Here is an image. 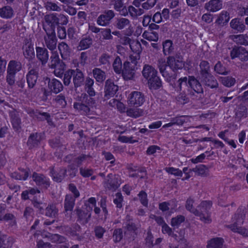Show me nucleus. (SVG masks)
<instances>
[{"mask_svg": "<svg viewBox=\"0 0 248 248\" xmlns=\"http://www.w3.org/2000/svg\"><path fill=\"white\" fill-rule=\"evenodd\" d=\"M196 169L197 173L200 175L205 176L208 174V169L205 165H200Z\"/></svg>", "mask_w": 248, "mask_h": 248, "instance_id": "052dcab7", "label": "nucleus"}, {"mask_svg": "<svg viewBox=\"0 0 248 248\" xmlns=\"http://www.w3.org/2000/svg\"><path fill=\"white\" fill-rule=\"evenodd\" d=\"M127 67L126 63L125 64V67L123 66V69L121 72L122 73V76L125 80H132L134 78L136 70L130 68L128 69Z\"/></svg>", "mask_w": 248, "mask_h": 248, "instance_id": "6ab92c4d", "label": "nucleus"}, {"mask_svg": "<svg viewBox=\"0 0 248 248\" xmlns=\"http://www.w3.org/2000/svg\"><path fill=\"white\" fill-rule=\"evenodd\" d=\"M194 201L191 199H188L186 202V208L190 212L193 213L195 215H198V206L197 209H195L193 208Z\"/></svg>", "mask_w": 248, "mask_h": 248, "instance_id": "4d7b16f0", "label": "nucleus"}, {"mask_svg": "<svg viewBox=\"0 0 248 248\" xmlns=\"http://www.w3.org/2000/svg\"><path fill=\"white\" fill-rule=\"evenodd\" d=\"M57 213V211L55 207L53 205L49 206L46 209V215L49 217H54Z\"/></svg>", "mask_w": 248, "mask_h": 248, "instance_id": "680f3d73", "label": "nucleus"}, {"mask_svg": "<svg viewBox=\"0 0 248 248\" xmlns=\"http://www.w3.org/2000/svg\"><path fill=\"white\" fill-rule=\"evenodd\" d=\"M130 47L132 51L135 52L136 54L140 55L142 51L140 43L137 40H132L130 43Z\"/></svg>", "mask_w": 248, "mask_h": 248, "instance_id": "4c0bfd02", "label": "nucleus"}, {"mask_svg": "<svg viewBox=\"0 0 248 248\" xmlns=\"http://www.w3.org/2000/svg\"><path fill=\"white\" fill-rule=\"evenodd\" d=\"M113 67L114 71L118 74H120L122 71V63L120 58L116 57L113 63Z\"/></svg>", "mask_w": 248, "mask_h": 248, "instance_id": "09e8293b", "label": "nucleus"}, {"mask_svg": "<svg viewBox=\"0 0 248 248\" xmlns=\"http://www.w3.org/2000/svg\"><path fill=\"white\" fill-rule=\"evenodd\" d=\"M221 83L226 87H231L233 86L235 82L234 78L232 77H221L220 78Z\"/></svg>", "mask_w": 248, "mask_h": 248, "instance_id": "de8ad7c7", "label": "nucleus"}, {"mask_svg": "<svg viewBox=\"0 0 248 248\" xmlns=\"http://www.w3.org/2000/svg\"><path fill=\"white\" fill-rule=\"evenodd\" d=\"M23 54L25 58L29 60L32 59L35 56L33 45L27 42L23 46Z\"/></svg>", "mask_w": 248, "mask_h": 248, "instance_id": "9b49d317", "label": "nucleus"}, {"mask_svg": "<svg viewBox=\"0 0 248 248\" xmlns=\"http://www.w3.org/2000/svg\"><path fill=\"white\" fill-rule=\"evenodd\" d=\"M185 221V217L183 216H178L173 217L171 220V225L175 228H178L180 224Z\"/></svg>", "mask_w": 248, "mask_h": 248, "instance_id": "603ef678", "label": "nucleus"}, {"mask_svg": "<svg viewBox=\"0 0 248 248\" xmlns=\"http://www.w3.org/2000/svg\"><path fill=\"white\" fill-rule=\"evenodd\" d=\"M165 170L169 174L173 175L175 176H182L183 175L182 171L178 168L173 167H166Z\"/></svg>", "mask_w": 248, "mask_h": 248, "instance_id": "864d4df0", "label": "nucleus"}, {"mask_svg": "<svg viewBox=\"0 0 248 248\" xmlns=\"http://www.w3.org/2000/svg\"><path fill=\"white\" fill-rule=\"evenodd\" d=\"M139 107H133L128 108L125 111L127 116L133 118L142 116L143 115V110Z\"/></svg>", "mask_w": 248, "mask_h": 248, "instance_id": "dca6fc26", "label": "nucleus"}, {"mask_svg": "<svg viewBox=\"0 0 248 248\" xmlns=\"http://www.w3.org/2000/svg\"><path fill=\"white\" fill-rule=\"evenodd\" d=\"M40 139V135L37 133L31 135L30 137L28 143V144L31 146H34L37 144Z\"/></svg>", "mask_w": 248, "mask_h": 248, "instance_id": "13d9d810", "label": "nucleus"}, {"mask_svg": "<svg viewBox=\"0 0 248 248\" xmlns=\"http://www.w3.org/2000/svg\"><path fill=\"white\" fill-rule=\"evenodd\" d=\"M46 83H47V90L45 92V94L46 96L48 95L49 93H58L61 92L63 89V86L62 83L58 79L56 78L50 79L46 78L45 79Z\"/></svg>", "mask_w": 248, "mask_h": 248, "instance_id": "423d86ee", "label": "nucleus"}, {"mask_svg": "<svg viewBox=\"0 0 248 248\" xmlns=\"http://www.w3.org/2000/svg\"><path fill=\"white\" fill-rule=\"evenodd\" d=\"M230 19L229 14L225 11H222L219 15L216 22L219 25H224L226 24Z\"/></svg>", "mask_w": 248, "mask_h": 248, "instance_id": "e433bc0d", "label": "nucleus"}, {"mask_svg": "<svg viewBox=\"0 0 248 248\" xmlns=\"http://www.w3.org/2000/svg\"><path fill=\"white\" fill-rule=\"evenodd\" d=\"M143 76L148 80L151 89H156L161 86V82L157 76V71L152 66L145 65L142 70Z\"/></svg>", "mask_w": 248, "mask_h": 248, "instance_id": "f257e3e1", "label": "nucleus"}, {"mask_svg": "<svg viewBox=\"0 0 248 248\" xmlns=\"http://www.w3.org/2000/svg\"><path fill=\"white\" fill-rule=\"evenodd\" d=\"M74 107L75 108L78 110L82 114L85 115H89L92 113L90 112L91 108H90L88 106H85L81 103H75L74 105Z\"/></svg>", "mask_w": 248, "mask_h": 248, "instance_id": "473e14b6", "label": "nucleus"}, {"mask_svg": "<svg viewBox=\"0 0 248 248\" xmlns=\"http://www.w3.org/2000/svg\"><path fill=\"white\" fill-rule=\"evenodd\" d=\"M189 86L195 92L201 93L203 91L202 87L199 81L193 77H189L188 80Z\"/></svg>", "mask_w": 248, "mask_h": 248, "instance_id": "f3484780", "label": "nucleus"}, {"mask_svg": "<svg viewBox=\"0 0 248 248\" xmlns=\"http://www.w3.org/2000/svg\"><path fill=\"white\" fill-rule=\"evenodd\" d=\"M245 218L244 212L237 213L235 214L232 219V223L229 225H234L239 226L243 224Z\"/></svg>", "mask_w": 248, "mask_h": 248, "instance_id": "4be33fe9", "label": "nucleus"}, {"mask_svg": "<svg viewBox=\"0 0 248 248\" xmlns=\"http://www.w3.org/2000/svg\"><path fill=\"white\" fill-rule=\"evenodd\" d=\"M21 68V65L20 63L14 61H11L8 65L7 73L16 74V72L20 70Z\"/></svg>", "mask_w": 248, "mask_h": 248, "instance_id": "5701e85b", "label": "nucleus"}, {"mask_svg": "<svg viewBox=\"0 0 248 248\" xmlns=\"http://www.w3.org/2000/svg\"><path fill=\"white\" fill-rule=\"evenodd\" d=\"M228 227L234 232H237L244 237L248 236V230L245 228L234 225H228Z\"/></svg>", "mask_w": 248, "mask_h": 248, "instance_id": "ea45409f", "label": "nucleus"}, {"mask_svg": "<svg viewBox=\"0 0 248 248\" xmlns=\"http://www.w3.org/2000/svg\"><path fill=\"white\" fill-rule=\"evenodd\" d=\"M3 209L2 207H0V220H4L7 221H9V223L11 225H13L15 224V219L14 216L12 214H6L4 216H2V211Z\"/></svg>", "mask_w": 248, "mask_h": 248, "instance_id": "37998d69", "label": "nucleus"}, {"mask_svg": "<svg viewBox=\"0 0 248 248\" xmlns=\"http://www.w3.org/2000/svg\"><path fill=\"white\" fill-rule=\"evenodd\" d=\"M108 177L109 179L108 180L109 185L108 183L105 184V186L108 187L110 189H113L117 187L120 185V182L119 181L118 177H116L112 174H109L108 175Z\"/></svg>", "mask_w": 248, "mask_h": 248, "instance_id": "412c9836", "label": "nucleus"}, {"mask_svg": "<svg viewBox=\"0 0 248 248\" xmlns=\"http://www.w3.org/2000/svg\"><path fill=\"white\" fill-rule=\"evenodd\" d=\"M45 7L47 10L59 12L61 8L56 3L48 1L45 4Z\"/></svg>", "mask_w": 248, "mask_h": 248, "instance_id": "5fc2aeb1", "label": "nucleus"}, {"mask_svg": "<svg viewBox=\"0 0 248 248\" xmlns=\"http://www.w3.org/2000/svg\"><path fill=\"white\" fill-rule=\"evenodd\" d=\"M168 62L170 68L173 71L184 68L185 70H188L190 68V62H186L184 63L182 59L179 58L176 59L174 57H170L168 59Z\"/></svg>", "mask_w": 248, "mask_h": 248, "instance_id": "0eeeda50", "label": "nucleus"}, {"mask_svg": "<svg viewBox=\"0 0 248 248\" xmlns=\"http://www.w3.org/2000/svg\"><path fill=\"white\" fill-rule=\"evenodd\" d=\"M140 59V55H131L130 56L129 59L124 63L123 66L125 67V64L127 63V68L128 69L130 68L134 70H137L139 66L138 64Z\"/></svg>", "mask_w": 248, "mask_h": 248, "instance_id": "1a4fd4ad", "label": "nucleus"}, {"mask_svg": "<svg viewBox=\"0 0 248 248\" xmlns=\"http://www.w3.org/2000/svg\"><path fill=\"white\" fill-rule=\"evenodd\" d=\"M74 205V200L71 196H66L65 198L64 208L66 211H71Z\"/></svg>", "mask_w": 248, "mask_h": 248, "instance_id": "49530a36", "label": "nucleus"}, {"mask_svg": "<svg viewBox=\"0 0 248 248\" xmlns=\"http://www.w3.org/2000/svg\"><path fill=\"white\" fill-rule=\"evenodd\" d=\"M145 102L143 94L139 91H133L127 96V103L130 107H140Z\"/></svg>", "mask_w": 248, "mask_h": 248, "instance_id": "20e7f679", "label": "nucleus"}, {"mask_svg": "<svg viewBox=\"0 0 248 248\" xmlns=\"http://www.w3.org/2000/svg\"><path fill=\"white\" fill-rule=\"evenodd\" d=\"M207 76V78H205V77L203 78V80H204L205 84L212 88L217 87L218 83L217 80L214 79V78L210 75Z\"/></svg>", "mask_w": 248, "mask_h": 248, "instance_id": "79ce46f5", "label": "nucleus"}, {"mask_svg": "<svg viewBox=\"0 0 248 248\" xmlns=\"http://www.w3.org/2000/svg\"><path fill=\"white\" fill-rule=\"evenodd\" d=\"M122 237V231L121 229H116L114 230L113 234V239L115 242H120Z\"/></svg>", "mask_w": 248, "mask_h": 248, "instance_id": "0e129e2a", "label": "nucleus"}, {"mask_svg": "<svg viewBox=\"0 0 248 248\" xmlns=\"http://www.w3.org/2000/svg\"><path fill=\"white\" fill-rule=\"evenodd\" d=\"M201 72L203 76V78H207L208 75H210L208 73L209 69V63L206 61H202L200 64Z\"/></svg>", "mask_w": 248, "mask_h": 248, "instance_id": "c03bdc74", "label": "nucleus"}, {"mask_svg": "<svg viewBox=\"0 0 248 248\" xmlns=\"http://www.w3.org/2000/svg\"><path fill=\"white\" fill-rule=\"evenodd\" d=\"M232 39L237 43L248 45V37L245 36L244 35L240 34L233 36Z\"/></svg>", "mask_w": 248, "mask_h": 248, "instance_id": "a19ab883", "label": "nucleus"}, {"mask_svg": "<svg viewBox=\"0 0 248 248\" xmlns=\"http://www.w3.org/2000/svg\"><path fill=\"white\" fill-rule=\"evenodd\" d=\"M51 60L49 64V67L54 69V74L57 77L61 78L65 70V64L60 60L57 55L51 57Z\"/></svg>", "mask_w": 248, "mask_h": 248, "instance_id": "7ed1b4c3", "label": "nucleus"}, {"mask_svg": "<svg viewBox=\"0 0 248 248\" xmlns=\"http://www.w3.org/2000/svg\"><path fill=\"white\" fill-rule=\"evenodd\" d=\"M239 54L238 58L242 61H247L248 60V51H247L244 47H239Z\"/></svg>", "mask_w": 248, "mask_h": 248, "instance_id": "69168bd1", "label": "nucleus"}, {"mask_svg": "<svg viewBox=\"0 0 248 248\" xmlns=\"http://www.w3.org/2000/svg\"><path fill=\"white\" fill-rule=\"evenodd\" d=\"M93 77L97 82H102L106 78V75L104 71L99 68H95L93 71Z\"/></svg>", "mask_w": 248, "mask_h": 248, "instance_id": "2f4dec72", "label": "nucleus"}, {"mask_svg": "<svg viewBox=\"0 0 248 248\" xmlns=\"http://www.w3.org/2000/svg\"><path fill=\"white\" fill-rule=\"evenodd\" d=\"M45 42L46 46L50 50H53L56 48L57 41L54 31L49 34L47 33V36L45 37Z\"/></svg>", "mask_w": 248, "mask_h": 248, "instance_id": "2eb2a0df", "label": "nucleus"}, {"mask_svg": "<svg viewBox=\"0 0 248 248\" xmlns=\"http://www.w3.org/2000/svg\"><path fill=\"white\" fill-rule=\"evenodd\" d=\"M114 16L113 12L112 10H109L98 17L97 23L100 26H106Z\"/></svg>", "mask_w": 248, "mask_h": 248, "instance_id": "9d476101", "label": "nucleus"}, {"mask_svg": "<svg viewBox=\"0 0 248 248\" xmlns=\"http://www.w3.org/2000/svg\"><path fill=\"white\" fill-rule=\"evenodd\" d=\"M13 9L8 6L0 8V16L3 18H11L14 16Z\"/></svg>", "mask_w": 248, "mask_h": 248, "instance_id": "b1692460", "label": "nucleus"}, {"mask_svg": "<svg viewBox=\"0 0 248 248\" xmlns=\"http://www.w3.org/2000/svg\"><path fill=\"white\" fill-rule=\"evenodd\" d=\"M29 173V170H19L18 171L13 173L11 176L17 180H25L28 176Z\"/></svg>", "mask_w": 248, "mask_h": 248, "instance_id": "a878e982", "label": "nucleus"}, {"mask_svg": "<svg viewBox=\"0 0 248 248\" xmlns=\"http://www.w3.org/2000/svg\"><path fill=\"white\" fill-rule=\"evenodd\" d=\"M230 26L232 29L240 32L243 31L245 28V26L243 23L242 21L238 18L232 19L230 22Z\"/></svg>", "mask_w": 248, "mask_h": 248, "instance_id": "393cba45", "label": "nucleus"}, {"mask_svg": "<svg viewBox=\"0 0 248 248\" xmlns=\"http://www.w3.org/2000/svg\"><path fill=\"white\" fill-rule=\"evenodd\" d=\"M32 178L33 181H35L37 185H46L45 187L48 185V179L43 175L38 174L36 173H33Z\"/></svg>", "mask_w": 248, "mask_h": 248, "instance_id": "c85d7f7f", "label": "nucleus"}, {"mask_svg": "<svg viewBox=\"0 0 248 248\" xmlns=\"http://www.w3.org/2000/svg\"><path fill=\"white\" fill-rule=\"evenodd\" d=\"M109 104L113 107L116 106L121 112H124L125 111V107L124 105L119 101L115 99H112L109 101Z\"/></svg>", "mask_w": 248, "mask_h": 248, "instance_id": "6e6d98bb", "label": "nucleus"}, {"mask_svg": "<svg viewBox=\"0 0 248 248\" xmlns=\"http://www.w3.org/2000/svg\"><path fill=\"white\" fill-rule=\"evenodd\" d=\"M96 202V200L93 197L90 198L88 200L87 202L86 203V205L87 206L88 208L87 210L89 212L92 210L93 207H94V211L95 214H97L100 212V209L99 208L95 207Z\"/></svg>", "mask_w": 248, "mask_h": 248, "instance_id": "72a5a7b5", "label": "nucleus"}, {"mask_svg": "<svg viewBox=\"0 0 248 248\" xmlns=\"http://www.w3.org/2000/svg\"><path fill=\"white\" fill-rule=\"evenodd\" d=\"M173 50L172 42L170 40H167L163 43V51L165 55L170 54Z\"/></svg>", "mask_w": 248, "mask_h": 248, "instance_id": "f704fd0d", "label": "nucleus"}, {"mask_svg": "<svg viewBox=\"0 0 248 248\" xmlns=\"http://www.w3.org/2000/svg\"><path fill=\"white\" fill-rule=\"evenodd\" d=\"M187 79L186 77L180 78L177 82L178 88L181 93L176 98L177 101L181 104H185L188 102V98L186 96L185 87H187Z\"/></svg>", "mask_w": 248, "mask_h": 248, "instance_id": "39448f33", "label": "nucleus"}, {"mask_svg": "<svg viewBox=\"0 0 248 248\" xmlns=\"http://www.w3.org/2000/svg\"><path fill=\"white\" fill-rule=\"evenodd\" d=\"M122 1L123 0H115L114 8L120 12L121 15H125L127 13V10Z\"/></svg>", "mask_w": 248, "mask_h": 248, "instance_id": "c9c22d12", "label": "nucleus"}, {"mask_svg": "<svg viewBox=\"0 0 248 248\" xmlns=\"http://www.w3.org/2000/svg\"><path fill=\"white\" fill-rule=\"evenodd\" d=\"M133 4L136 7H134L132 6L129 7L128 12L130 15L134 17L141 15L143 13L144 11L142 8L139 7V3L136 0H135L133 2Z\"/></svg>", "mask_w": 248, "mask_h": 248, "instance_id": "a211bd4d", "label": "nucleus"}, {"mask_svg": "<svg viewBox=\"0 0 248 248\" xmlns=\"http://www.w3.org/2000/svg\"><path fill=\"white\" fill-rule=\"evenodd\" d=\"M130 22L128 19L125 18H122L118 19L115 26L117 28L122 30L129 25Z\"/></svg>", "mask_w": 248, "mask_h": 248, "instance_id": "3c124183", "label": "nucleus"}, {"mask_svg": "<svg viewBox=\"0 0 248 248\" xmlns=\"http://www.w3.org/2000/svg\"><path fill=\"white\" fill-rule=\"evenodd\" d=\"M215 70L218 74L225 75L227 72L225 71V68L222 66L220 62H217L215 66Z\"/></svg>", "mask_w": 248, "mask_h": 248, "instance_id": "774afa93", "label": "nucleus"}, {"mask_svg": "<svg viewBox=\"0 0 248 248\" xmlns=\"http://www.w3.org/2000/svg\"><path fill=\"white\" fill-rule=\"evenodd\" d=\"M118 140L123 143H134L138 142V140L135 139L132 136L128 137L123 135L120 136L118 138Z\"/></svg>", "mask_w": 248, "mask_h": 248, "instance_id": "bf43d9fd", "label": "nucleus"}, {"mask_svg": "<svg viewBox=\"0 0 248 248\" xmlns=\"http://www.w3.org/2000/svg\"><path fill=\"white\" fill-rule=\"evenodd\" d=\"M92 40L90 38L82 39L79 43L78 47V50H84L88 48L92 44Z\"/></svg>", "mask_w": 248, "mask_h": 248, "instance_id": "8fccbe9b", "label": "nucleus"}, {"mask_svg": "<svg viewBox=\"0 0 248 248\" xmlns=\"http://www.w3.org/2000/svg\"><path fill=\"white\" fill-rule=\"evenodd\" d=\"M142 37L150 41H156L158 39L157 33L154 31H145L143 33Z\"/></svg>", "mask_w": 248, "mask_h": 248, "instance_id": "58836bf2", "label": "nucleus"}, {"mask_svg": "<svg viewBox=\"0 0 248 248\" xmlns=\"http://www.w3.org/2000/svg\"><path fill=\"white\" fill-rule=\"evenodd\" d=\"M65 170H61L59 172H54L53 170L51 171V176L53 179L56 182H60L64 178L65 175Z\"/></svg>", "mask_w": 248, "mask_h": 248, "instance_id": "a18cd8bd", "label": "nucleus"}, {"mask_svg": "<svg viewBox=\"0 0 248 248\" xmlns=\"http://www.w3.org/2000/svg\"><path fill=\"white\" fill-rule=\"evenodd\" d=\"M36 51L37 59L41 62L43 65L46 64L49 56L47 50L43 47H36Z\"/></svg>", "mask_w": 248, "mask_h": 248, "instance_id": "ddd939ff", "label": "nucleus"}, {"mask_svg": "<svg viewBox=\"0 0 248 248\" xmlns=\"http://www.w3.org/2000/svg\"><path fill=\"white\" fill-rule=\"evenodd\" d=\"M224 241L221 238H214L211 239L208 243V247L213 248H221Z\"/></svg>", "mask_w": 248, "mask_h": 248, "instance_id": "7c9ffc66", "label": "nucleus"}, {"mask_svg": "<svg viewBox=\"0 0 248 248\" xmlns=\"http://www.w3.org/2000/svg\"><path fill=\"white\" fill-rule=\"evenodd\" d=\"M169 66L168 61L166 62L165 59H160L158 62V67L162 76L168 80L170 81L173 78L167 70Z\"/></svg>", "mask_w": 248, "mask_h": 248, "instance_id": "6e6552de", "label": "nucleus"}, {"mask_svg": "<svg viewBox=\"0 0 248 248\" xmlns=\"http://www.w3.org/2000/svg\"><path fill=\"white\" fill-rule=\"evenodd\" d=\"M175 207L171 206L170 203L167 202H163L159 204V209L163 212H167V216H170L175 211Z\"/></svg>", "mask_w": 248, "mask_h": 248, "instance_id": "cd10ccee", "label": "nucleus"}, {"mask_svg": "<svg viewBox=\"0 0 248 248\" xmlns=\"http://www.w3.org/2000/svg\"><path fill=\"white\" fill-rule=\"evenodd\" d=\"M37 77V73L35 70H31L29 72L27 76V80L29 87H34L36 83Z\"/></svg>", "mask_w": 248, "mask_h": 248, "instance_id": "aec40b11", "label": "nucleus"}, {"mask_svg": "<svg viewBox=\"0 0 248 248\" xmlns=\"http://www.w3.org/2000/svg\"><path fill=\"white\" fill-rule=\"evenodd\" d=\"M210 202L203 201L198 206V215L200 219L202 222L205 223H209L212 219L209 213V210L211 207Z\"/></svg>", "mask_w": 248, "mask_h": 248, "instance_id": "f03ea898", "label": "nucleus"}, {"mask_svg": "<svg viewBox=\"0 0 248 248\" xmlns=\"http://www.w3.org/2000/svg\"><path fill=\"white\" fill-rule=\"evenodd\" d=\"M205 7L208 11L215 12L222 8V2L220 0H211L206 3Z\"/></svg>", "mask_w": 248, "mask_h": 248, "instance_id": "f8f14e48", "label": "nucleus"}, {"mask_svg": "<svg viewBox=\"0 0 248 248\" xmlns=\"http://www.w3.org/2000/svg\"><path fill=\"white\" fill-rule=\"evenodd\" d=\"M73 70H69L64 74L63 82L65 85H68L70 83L71 77L73 74Z\"/></svg>", "mask_w": 248, "mask_h": 248, "instance_id": "e2e57ef3", "label": "nucleus"}, {"mask_svg": "<svg viewBox=\"0 0 248 248\" xmlns=\"http://www.w3.org/2000/svg\"><path fill=\"white\" fill-rule=\"evenodd\" d=\"M118 90V87L110 81L107 80L106 83L105 96L107 98L113 96Z\"/></svg>", "mask_w": 248, "mask_h": 248, "instance_id": "4468645a", "label": "nucleus"}, {"mask_svg": "<svg viewBox=\"0 0 248 248\" xmlns=\"http://www.w3.org/2000/svg\"><path fill=\"white\" fill-rule=\"evenodd\" d=\"M73 81L76 86H80L83 83L84 77L82 73L79 70L77 69L76 71H74Z\"/></svg>", "mask_w": 248, "mask_h": 248, "instance_id": "c756f323", "label": "nucleus"}, {"mask_svg": "<svg viewBox=\"0 0 248 248\" xmlns=\"http://www.w3.org/2000/svg\"><path fill=\"white\" fill-rule=\"evenodd\" d=\"M58 48L62 57L63 59H67L70 53V51L67 45L65 43L62 42L59 45Z\"/></svg>", "mask_w": 248, "mask_h": 248, "instance_id": "bb28decb", "label": "nucleus"}, {"mask_svg": "<svg viewBox=\"0 0 248 248\" xmlns=\"http://www.w3.org/2000/svg\"><path fill=\"white\" fill-rule=\"evenodd\" d=\"M113 201L117 207L121 208L122 206L123 201V198L121 194L120 193H116Z\"/></svg>", "mask_w": 248, "mask_h": 248, "instance_id": "338daca9", "label": "nucleus"}]
</instances>
